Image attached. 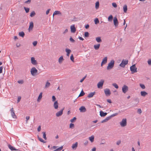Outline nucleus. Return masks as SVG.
I'll return each instance as SVG.
<instances>
[{
	"label": "nucleus",
	"mask_w": 151,
	"mask_h": 151,
	"mask_svg": "<svg viewBox=\"0 0 151 151\" xmlns=\"http://www.w3.org/2000/svg\"><path fill=\"white\" fill-rule=\"evenodd\" d=\"M29 118H30V117H29V116H27L26 117V122L27 123V121L29 119Z\"/></svg>",
	"instance_id": "nucleus-58"
},
{
	"label": "nucleus",
	"mask_w": 151,
	"mask_h": 151,
	"mask_svg": "<svg viewBox=\"0 0 151 151\" xmlns=\"http://www.w3.org/2000/svg\"><path fill=\"white\" fill-rule=\"evenodd\" d=\"M31 63L32 64L34 65H36L37 64V62L34 57H32L31 58Z\"/></svg>",
	"instance_id": "nucleus-8"
},
{
	"label": "nucleus",
	"mask_w": 151,
	"mask_h": 151,
	"mask_svg": "<svg viewBox=\"0 0 151 151\" xmlns=\"http://www.w3.org/2000/svg\"><path fill=\"white\" fill-rule=\"evenodd\" d=\"M100 47V44H99L97 45H94V47L96 50H98L99 48Z\"/></svg>",
	"instance_id": "nucleus-25"
},
{
	"label": "nucleus",
	"mask_w": 151,
	"mask_h": 151,
	"mask_svg": "<svg viewBox=\"0 0 151 151\" xmlns=\"http://www.w3.org/2000/svg\"><path fill=\"white\" fill-rule=\"evenodd\" d=\"M34 27L33 23L31 22L30 23V25L29 28V30H32Z\"/></svg>",
	"instance_id": "nucleus-21"
},
{
	"label": "nucleus",
	"mask_w": 151,
	"mask_h": 151,
	"mask_svg": "<svg viewBox=\"0 0 151 151\" xmlns=\"http://www.w3.org/2000/svg\"><path fill=\"white\" fill-rule=\"evenodd\" d=\"M57 14H60V15H61V13L59 11H55L54 12V13H53V17L54 15H57Z\"/></svg>",
	"instance_id": "nucleus-22"
},
{
	"label": "nucleus",
	"mask_w": 151,
	"mask_h": 151,
	"mask_svg": "<svg viewBox=\"0 0 151 151\" xmlns=\"http://www.w3.org/2000/svg\"><path fill=\"white\" fill-rule=\"evenodd\" d=\"M104 81L103 80H101L97 84V87L98 88H102L103 85Z\"/></svg>",
	"instance_id": "nucleus-6"
},
{
	"label": "nucleus",
	"mask_w": 151,
	"mask_h": 151,
	"mask_svg": "<svg viewBox=\"0 0 151 151\" xmlns=\"http://www.w3.org/2000/svg\"><path fill=\"white\" fill-rule=\"evenodd\" d=\"M79 110H80L81 112H84L86 111V109L85 107L83 106H81Z\"/></svg>",
	"instance_id": "nucleus-13"
},
{
	"label": "nucleus",
	"mask_w": 151,
	"mask_h": 151,
	"mask_svg": "<svg viewBox=\"0 0 151 151\" xmlns=\"http://www.w3.org/2000/svg\"><path fill=\"white\" fill-rule=\"evenodd\" d=\"M96 92H93L90 93L87 96V97L88 98H91L95 94Z\"/></svg>",
	"instance_id": "nucleus-17"
},
{
	"label": "nucleus",
	"mask_w": 151,
	"mask_h": 151,
	"mask_svg": "<svg viewBox=\"0 0 151 151\" xmlns=\"http://www.w3.org/2000/svg\"><path fill=\"white\" fill-rule=\"evenodd\" d=\"M78 142H76L75 144H73L72 147L73 149H76L78 147Z\"/></svg>",
	"instance_id": "nucleus-24"
},
{
	"label": "nucleus",
	"mask_w": 151,
	"mask_h": 151,
	"mask_svg": "<svg viewBox=\"0 0 151 151\" xmlns=\"http://www.w3.org/2000/svg\"><path fill=\"white\" fill-rule=\"evenodd\" d=\"M111 118H110V117L109 116L108 117H106L105 119L103 120L101 122V123H104L105 122H107Z\"/></svg>",
	"instance_id": "nucleus-23"
},
{
	"label": "nucleus",
	"mask_w": 151,
	"mask_h": 151,
	"mask_svg": "<svg viewBox=\"0 0 151 151\" xmlns=\"http://www.w3.org/2000/svg\"><path fill=\"white\" fill-rule=\"evenodd\" d=\"M3 68V67L2 66H1L0 67V73H2Z\"/></svg>",
	"instance_id": "nucleus-60"
},
{
	"label": "nucleus",
	"mask_w": 151,
	"mask_h": 151,
	"mask_svg": "<svg viewBox=\"0 0 151 151\" xmlns=\"http://www.w3.org/2000/svg\"><path fill=\"white\" fill-rule=\"evenodd\" d=\"M106 96H109L111 94V92L110 90L109 89H105L104 90Z\"/></svg>",
	"instance_id": "nucleus-12"
},
{
	"label": "nucleus",
	"mask_w": 151,
	"mask_h": 151,
	"mask_svg": "<svg viewBox=\"0 0 151 151\" xmlns=\"http://www.w3.org/2000/svg\"><path fill=\"white\" fill-rule=\"evenodd\" d=\"M123 9L124 13H126L127 10V6L126 5H124L123 6Z\"/></svg>",
	"instance_id": "nucleus-26"
},
{
	"label": "nucleus",
	"mask_w": 151,
	"mask_h": 151,
	"mask_svg": "<svg viewBox=\"0 0 151 151\" xmlns=\"http://www.w3.org/2000/svg\"><path fill=\"white\" fill-rule=\"evenodd\" d=\"M52 101H55L56 100V98H55V96H52Z\"/></svg>",
	"instance_id": "nucleus-54"
},
{
	"label": "nucleus",
	"mask_w": 151,
	"mask_h": 151,
	"mask_svg": "<svg viewBox=\"0 0 151 151\" xmlns=\"http://www.w3.org/2000/svg\"><path fill=\"white\" fill-rule=\"evenodd\" d=\"M37 44V42L36 41H34L33 42V45L34 46H35Z\"/></svg>",
	"instance_id": "nucleus-57"
},
{
	"label": "nucleus",
	"mask_w": 151,
	"mask_h": 151,
	"mask_svg": "<svg viewBox=\"0 0 151 151\" xmlns=\"http://www.w3.org/2000/svg\"><path fill=\"white\" fill-rule=\"evenodd\" d=\"M50 83L49 82H48V81L45 84V88H48L50 86Z\"/></svg>",
	"instance_id": "nucleus-29"
},
{
	"label": "nucleus",
	"mask_w": 151,
	"mask_h": 151,
	"mask_svg": "<svg viewBox=\"0 0 151 151\" xmlns=\"http://www.w3.org/2000/svg\"><path fill=\"white\" fill-rule=\"evenodd\" d=\"M8 147H9V148L11 150H17L15 147H14L10 145H8Z\"/></svg>",
	"instance_id": "nucleus-19"
},
{
	"label": "nucleus",
	"mask_w": 151,
	"mask_h": 151,
	"mask_svg": "<svg viewBox=\"0 0 151 151\" xmlns=\"http://www.w3.org/2000/svg\"><path fill=\"white\" fill-rule=\"evenodd\" d=\"M10 111L11 114V115L12 117L14 118H16L17 116L16 115L14 111V109L13 108H12L11 109H10Z\"/></svg>",
	"instance_id": "nucleus-9"
},
{
	"label": "nucleus",
	"mask_w": 151,
	"mask_h": 151,
	"mask_svg": "<svg viewBox=\"0 0 151 151\" xmlns=\"http://www.w3.org/2000/svg\"><path fill=\"white\" fill-rule=\"evenodd\" d=\"M112 86L116 88H118L119 86L116 83H113L112 84Z\"/></svg>",
	"instance_id": "nucleus-40"
},
{
	"label": "nucleus",
	"mask_w": 151,
	"mask_h": 151,
	"mask_svg": "<svg viewBox=\"0 0 151 151\" xmlns=\"http://www.w3.org/2000/svg\"><path fill=\"white\" fill-rule=\"evenodd\" d=\"M70 41L72 42H75V40L71 37L70 38Z\"/></svg>",
	"instance_id": "nucleus-50"
},
{
	"label": "nucleus",
	"mask_w": 151,
	"mask_h": 151,
	"mask_svg": "<svg viewBox=\"0 0 151 151\" xmlns=\"http://www.w3.org/2000/svg\"><path fill=\"white\" fill-rule=\"evenodd\" d=\"M99 3L98 1H97L96 2L95 6V8L96 9H97L99 8Z\"/></svg>",
	"instance_id": "nucleus-37"
},
{
	"label": "nucleus",
	"mask_w": 151,
	"mask_h": 151,
	"mask_svg": "<svg viewBox=\"0 0 151 151\" xmlns=\"http://www.w3.org/2000/svg\"><path fill=\"white\" fill-rule=\"evenodd\" d=\"M128 60H123L121 63L120 64L119 66L122 67H124L125 65L128 64Z\"/></svg>",
	"instance_id": "nucleus-4"
},
{
	"label": "nucleus",
	"mask_w": 151,
	"mask_h": 151,
	"mask_svg": "<svg viewBox=\"0 0 151 151\" xmlns=\"http://www.w3.org/2000/svg\"><path fill=\"white\" fill-rule=\"evenodd\" d=\"M107 113L106 112H104L102 111H100V115L101 117H104L105 116Z\"/></svg>",
	"instance_id": "nucleus-16"
},
{
	"label": "nucleus",
	"mask_w": 151,
	"mask_h": 151,
	"mask_svg": "<svg viewBox=\"0 0 151 151\" xmlns=\"http://www.w3.org/2000/svg\"><path fill=\"white\" fill-rule=\"evenodd\" d=\"M114 60H111L108 63V65L107 67V69L109 70L113 68L114 66Z\"/></svg>",
	"instance_id": "nucleus-1"
},
{
	"label": "nucleus",
	"mask_w": 151,
	"mask_h": 151,
	"mask_svg": "<svg viewBox=\"0 0 151 151\" xmlns=\"http://www.w3.org/2000/svg\"><path fill=\"white\" fill-rule=\"evenodd\" d=\"M65 51L67 53H70V52H71V50L70 49L68 48H66L65 49Z\"/></svg>",
	"instance_id": "nucleus-42"
},
{
	"label": "nucleus",
	"mask_w": 151,
	"mask_h": 151,
	"mask_svg": "<svg viewBox=\"0 0 151 151\" xmlns=\"http://www.w3.org/2000/svg\"><path fill=\"white\" fill-rule=\"evenodd\" d=\"M53 106L55 109H57L58 107V104L57 101H55L53 104Z\"/></svg>",
	"instance_id": "nucleus-15"
},
{
	"label": "nucleus",
	"mask_w": 151,
	"mask_h": 151,
	"mask_svg": "<svg viewBox=\"0 0 151 151\" xmlns=\"http://www.w3.org/2000/svg\"><path fill=\"white\" fill-rule=\"evenodd\" d=\"M17 82L19 84H23L24 83V81L22 80H21L18 81Z\"/></svg>",
	"instance_id": "nucleus-49"
},
{
	"label": "nucleus",
	"mask_w": 151,
	"mask_h": 151,
	"mask_svg": "<svg viewBox=\"0 0 151 151\" xmlns=\"http://www.w3.org/2000/svg\"><path fill=\"white\" fill-rule=\"evenodd\" d=\"M86 76H84L82 79L80 81V82H82L83 81V80L85 79V78H86Z\"/></svg>",
	"instance_id": "nucleus-59"
},
{
	"label": "nucleus",
	"mask_w": 151,
	"mask_h": 151,
	"mask_svg": "<svg viewBox=\"0 0 151 151\" xmlns=\"http://www.w3.org/2000/svg\"><path fill=\"white\" fill-rule=\"evenodd\" d=\"M89 33L88 32H86L84 33V36L86 37H88L89 36Z\"/></svg>",
	"instance_id": "nucleus-45"
},
{
	"label": "nucleus",
	"mask_w": 151,
	"mask_h": 151,
	"mask_svg": "<svg viewBox=\"0 0 151 151\" xmlns=\"http://www.w3.org/2000/svg\"><path fill=\"white\" fill-rule=\"evenodd\" d=\"M130 69L132 73H136L137 72V68L136 67L135 64L133 65L130 67Z\"/></svg>",
	"instance_id": "nucleus-2"
},
{
	"label": "nucleus",
	"mask_w": 151,
	"mask_h": 151,
	"mask_svg": "<svg viewBox=\"0 0 151 151\" xmlns=\"http://www.w3.org/2000/svg\"><path fill=\"white\" fill-rule=\"evenodd\" d=\"M21 98L20 96H19L18 97V99H17V102L18 103L20 101L21 99Z\"/></svg>",
	"instance_id": "nucleus-61"
},
{
	"label": "nucleus",
	"mask_w": 151,
	"mask_h": 151,
	"mask_svg": "<svg viewBox=\"0 0 151 151\" xmlns=\"http://www.w3.org/2000/svg\"><path fill=\"white\" fill-rule=\"evenodd\" d=\"M89 139L90 141L91 142H93L94 140V136L93 135H92L91 137H89Z\"/></svg>",
	"instance_id": "nucleus-27"
},
{
	"label": "nucleus",
	"mask_w": 151,
	"mask_h": 151,
	"mask_svg": "<svg viewBox=\"0 0 151 151\" xmlns=\"http://www.w3.org/2000/svg\"><path fill=\"white\" fill-rule=\"evenodd\" d=\"M35 14H36L35 11H33L30 13V16L31 17H33L35 15Z\"/></svg>",
	"instance_id": "nucleus-33"
},
{
	"label": "nucleus",
	"mask_w": 151,
	"mask_h": 151,
	"mask_svg": "<svg viewBox=\"0 0 151 151\" xmlns=\"http://www.w3.org/2000/svg\"><path fill=\"white\" fill-rule=\"evenodd\" d=\"M140 94L142 96L145 97L147 95L148 93L144 91H141L140 92Z\"/></svg>",
	"instance_id": "nucleus-18"
},
{
	"label": "nucleus",
	"mask_w": 151,
	"mask_h": 151,
	"mask_svg": "<svg viewBox=\"0 0 151 151\" xmlns=\"http://www.w3.org/2000/svg\"><path fill=\"white\" fill-rule=\"evenodd\" d=\"M113 17L111 15H110L108 18V20L109 21H111L112 20Z\"/></svg>",
	"instance_id": "nucleus-36"
},
{
	"label": "nucleus",
	"mask_w": 151,
	"mask_h": 151,
	"mask_svg": "<svg viewBox=\"0 0 151 151\" xmlns=\"http://www.w3.org/2000/svg\"><path fill=\"white\" fill-rule=\"evenodd\" d=\"M96 41L99 43L101 42H102V40L100 37H96Z\"/></svg>",
	"instance_id": "nucleus-30"
},
{
	"label": "nucleus",
	"mask_w": 151,
	"mask_h": 151,
	"mask_svg": "<svg viewBox=\"0 0 151 151\" xmlns=\"http://www.w3.org/2000/svg\"><path fill=\"white\" fill-rule=\"evenodd\" d=\"M19 36H21L22 37H23L24 36V32H19Z\"/></svg>",
	"instance_id": "nucleus-32"
},
{
	"label": "nucleus",
	"mask_w": 151,
	"mask_h": 151,
	"mask_svg": "<svg viewBox=\"0 0 151 151\" xmlns=\"http://www.w3.org/2000/svg\"><path fill=\"white\" fill-rule=\"evenodd\" d=\"M114 23V25L115 27L117 26L119 24V22L117 18L116 17H115L113 19Z\"/></svg>",
	"instance_id": "nucleus-11"
},
{
	"label": "nucleus",
	"mask_w": 151,
	"mask_h": 151,
	"mask_svg": "<svg viewBox=\"0 0 151 151\" xmlns=\"http://www.w3.org/2000/svg\"><path fill=\"white\" fill-rule=\"evenodd\" d=\"M71 32L72 33H74L76 31V29L74 25L70 26Z\"/></svg>",
	"instance_id": "nucleus-14"
},
{
	"label": "nucleus",
	"mask_w": 151,
	"mask_h": 151,
	"mask_svg": "<svg viewBox=\"0 0 151 151\" xmlns=\"http://www.w3.org/2000/svg\"><path fill=\"white\" fill-rule=\"evenodd\" d=\"M41 129V126H39L37 128V131L39 132H40Z\"/></svg>",
	"instance_id": "nucleus-62"
},
{
	"label": "nucleus",
	"mask_w": 151,
	"mask_h": 151,
	"mask_svg": "<svg viewBox=\"0 0 151 151\" xmlns=\"http://www.w3.org/2000/svg\"><path fill=\"white\" fill-rule=\"evenodd\" d=\"M38 70L35 67L31 68L30 72L32 76H34L37 73Z\"/></svg>",
	"instance_id": "nucleus-3"
},
{
	"label": "nucleus",
	"mask_w": 151,
	"mask_h": 151,
	"mask_svg": "<svg viewBox=\"0 0 151 151\" xmlns=\"http://www.w3.org/2000/svg\"><path fill=\"white\" fill-rule=\"evenodd\" d=\"M107 57H106L103 58L102 62L105 64L107 63Z\"/></svg>",
	"instance_id": "nucleus-31"
},
{
	"label": "nucleus",
	"mask_w": 151,
	"mask_h": 151,
	"mask_svg": "<svg viewBox=\"0 0 151 151\" xmlns=\"http://www.w3.org/2000/svg\"><path fill=\"white\" fill-rule=\"evenodd\" d=\"M38 138L39 140L41 142L44 143H46V142H45L42 138L39 137V136L38 137Z\"/></svg>",
	"instance_id": "nucleus-35"
},
{
	"label": "nucleus",
	"mask_w": 151,
	"mask_h": 151,
	"mask_svg": "<svg viewBox=\"0 0 151 151\" xmlns=\"http://www.w3.org/2000/svg\"><path fill=\"white\" fill-rule=\"evenodd\" d=\"M74 127V124L72 123H70V128H72Z\"/></svg>",
	"instance_id": "nucleus-56"
},
{
	"label": "nucleus",
	"mask_w": 151,
	"mask_h": 151,
	"mask_svg": "<svg viewBox=\"0 0 151 151\" xmlns=\"http://www.w3.org/2000/svg\"><path fill=\"white\" fill-rule=\"evenodd\" d=\"M76 118L75 117H74L72 119H71L70 120V122H73L74 121V120H76Z\"/></svg>",
	"instance_id": "nucleus-55"
},
{
	"label": "nucleus",
	"mask_w": 151,
	"mask_h": 151,
	"mask_svg": "<svg viewBox=\"0 0 151 151\" xmlns=\"http://www.w3.org/2000/svg\"><path fill=\"white\" fill-rule=\"evenodd\" d=\"M120 125L122 127H124L127 125V119H123L120 123Z\"/></svg>",
	"instance_id": "nucleus-5"
},
{
	"label": "nucleus",
	"mask_w": 151,
	"mask_h": 151,
	"mask_svg": "<svg viewBox=\"0 0 151 151\" xmlns=\"http://www.w3.org/2000/svg\"><path fill=\"white\" fill-rule=\"evenodd\" d=\"M112 5L115 8H116L117 6V5L115 3H112Z\"/></svg>",
	"instance_id": "nucleus-52"
},
{
	"label": "nucleus",
	"mask_w": 151,
	"mask_h": 151,
	"mask_svg": "<svg viewBox=\"0 0 151 151\" xmlns=\"http://www.w3.org/2000/svg\"><path fill=\"white\" fill-rule=\"evenodd\" d=\"M68 32V29H65L64 31L63 32V34H65L66 33H67Z\"/></svg>",
	"instance_id": "nucleus-63"
},
{
	"label": "nucleus",
	"mask_w": 151,
	"mask_h": 151,
	"mask_svg": "<svg viewBox=\"0 0 151 151\" xmlns=\"http://www.w3.org/2000/svg\"><path fill=\"white\" fill-rule=\"evenodd\" d=\"M42 133L43 134V138H44V139H45L46 140L47 137H46V134L45 132H42Z\"/></svg>",
	"instance_id": "nucleus-38"
},
{
	"label": "nucleus",
	"mask_w": 151,
	"mask_h": 151,
	"mask_svg": "<svg viewBox=\"0 0 151 151\" xmlns=\"http://www.w3.org/2000/svg\"><path fill=\"white\" fill-rule=\"evenodd\" d=\"M95 23L97 24L99 22V21L98 18H96L94 20Z\"/></svg>",
	"instance_id": "nucleus-43"
},
{
	"label": "nucleus",
	"mask_w": 151,
	"mask_h": 151,
	"mask_svg": "<svg viewBox=\"0 0 151 151\" xmlns=\"http://www.w3.org/2000/svg\"><path fill=\"white\" fill-rule=\"evenodd\" d=\"M122 91L123 93H125L128 90V87L126 85H124L122 87Z\"/></svg>",
	"instance_id": "nucleus-7"
},
{
	"label": "nucleus",
	"mask_w": 151,
	"mask_h": 151,
	"mask_svg": "<svg viewBox=\"0 0 151 151\" xmlns=\"http://www.w3.org/2000/svg\"><path fill=\"white\" fill-rule=\"evenodd\" d=\"M70 59L72 60V61L74 62V58L73 56V54H72L71 56H70Z\"/></svg>",
	"instance_id": "nucleus-47"
},
{
	"label": "nucleus",
	"mask_w": 151,
	"mask_h": 151,
	"mask_svg": "<svg viewBox=\"0 0 151 151\" xmlns=\"http://www.w3.org/2000/svg\"><path fill=\"white\" fill-rule=\"evenodd\" d=\"M64 109L63 108V109L61 110L60 111L56 113V116L57 117H59L62 115L63 114V111Z\"/></svg>",
	"instance_id": "nucleus-10"
},
{
	"label": "nucleus",
	"mask_w": 151,
	"mask_h": 151,
	"mask_svg": "<svg viewBox=\"0 0 151 151\" xmlns=\"http://www.w3.org/2000/svg\"><path fill=\"white\" fill-rule=\"evenodd\" d=\"M88 141L87 140H84V144L85 145H88Z\"/></svg>",
	"instance_id": "nucleus-48"
},
{
	"label": "nucleus",
	"mask_w": 151,
	"mask_h": 151,
	"mask_svg": "<svg viewBox=\"0 0 151 151\" xmlns=\"http://www.w3.org/2000/svg\"><path fill=\"white\" fill-rule=\"evenodd\" d=\"M85 94V93L83 92V91L82 90L81 91V92L80 93L79 95L78 96V98L79 97L81 96H83Z\"/></svg>",
	"instance_id": "nucleus-34"
},
{
	"label": "nucleus",
	"mask_w": 151,
	"mask_h": 151,
	"mask_svg": "<svg viewBox=\"0 0 151 151\" xmlns=\"http://www.w3.org/2000/svg\"><path fill=\"white\" fill-rule=\"evenodd\" d=\"M64 60V59L63 58V56H61L58 59V62L60 64H61Z\"/></svg>",
	"instance_id": "nucleus-20"
},
{
	"label": "nucleus",
	"mask_w": 151,
	"mask_h": 151,
	"mask_svg": "<svg viewBox=\"0 0 151 151\" xmlns=\"http://www.w3.org/2000/svg\"><path fill=\"white\" fill-rule=\"evenodd\" d=\"M139 86L142 88L144 89L145 88V87L144 84L140 83L139 84Z\"/></svg>",
	"instance_id": "nucleus-39"
},
{
	"label": "nucleus",
	"mask_w": 151,
	"mask_h": 151,
	"mask_svg": "<svg viewBox=\"0 0 151 151\" xmlns=\"http://www.w3.org/2000/svg\"><path fill=\"white\" fill-rule=\"evenodd\" d=\"M147 63L149 65H151V59H149L148 60Z\"/></svg>",
	"instance_id": "nucleus-53"
},
{
	"label": "nucleus",
	"mask_w": 151,
	"mask_h": 151,
	"mask_svg": "<svg viewBox=\"0 0 151 151\" xmlns=\"http://www.w3.org/2000/svg\"><path fill=\"white\" fill-rule=\"evenodd\" d=\"M137 112L139 114H141L142 112V111L140 109H137Z\"/></svg>",
	"instance_id": "nucleus-51"
},
{
	"label": "nucleus",
	"mask_w": 151,
	"mask_h": 151,
	"mask_svg": "<svg viewBox=\"0 0 151 151\" xmlns=\"http://www.w3.org/2000/svg\"><path fill=\"white\" fill-rule=\"evenodd\" d=\"M63 147L61 146L59 148L56 149L55 150H54V151H60L61 150H62L63 149Z\"/></svg>",
	"instance_id": "nucleus-41"
},
{
	"label": "nucleus",
	"mask_w": 151,
	"mask_h": 151,
	"mask_svg": "<svg viewBox=\"0 0 151 151\" xmlns=\"http://www.w3.org/2000/svg\"><path fill=\"white\" fill-rule=\"evenodd\" d=\"M24 9L26 13H28L29 12V8L24 7Z\"/></svg>",
	"instance_id": "nucleus-46"
},
{
	"label": "nucleus",
	"mask_w": 151,
	"mask_h": 151,
	"mask_svg": "<svg viewBox=\"0 0 151 151\" xmlns=\"http://www.w3.org/2000/svg\"><path fill=\"white\" fill-rule=\"evenodd\" d=\"M50 10V9H48L46 12V13L47 15L48 14H49Z\"/></svg>",
	"instance_id": "nucleus-64"
},
{
	"label": "nucleus",
	"mask_w": 151,
	"mask_h": 151,
	"mask_svg": "<svg viewBox=\"0 0 151 151\" xmlns=\"http://www.w3.org/2000/svg\"><path fill=\"white\" fill-rule=\"evenodd\" d=\"M118 114L117 113H115V114H114L111 115H110V116H109L110 117V118H111V117H113L114 116H116L118 115Z\"/></svg>",
	"instance_id": "nucleus-44"
},
{
	"label": "nucleus",
	"mask_w": 151,
	"mask_h": 151,
	"mask_svg": "<svg viewBox=\"0 0 151 151\" xmlns=\"http://www.w3.org/2000/svg\"><path fill=\"white\" fill-rule=\"evenodd\" d=\"M42 93H41L39 94V96L37 99V101L38 102H40V100L42 99Z\"/></svg>",
	"instance_id": "nucleus-28"
}]
</instances>
